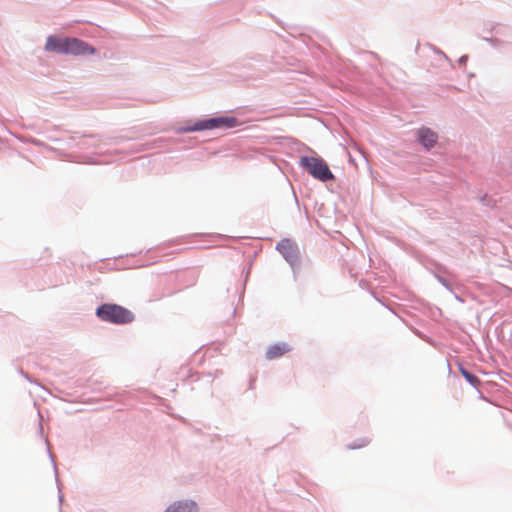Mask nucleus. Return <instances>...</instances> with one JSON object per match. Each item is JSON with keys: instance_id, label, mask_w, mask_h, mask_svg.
Masks as SVG:
<instances>
[{"instance_id": "obj_1", "label": "nucleus", "mask_w": 512, "mask_h": 512, "mask_svg": "<svg viewBox=\"0 0 512 512\" xmlns=\"http://www.w3.org/2000/svg\"><path fill=\"white\" fill-rule=\"evenodd\" d=\"M96 315L102 321L114 324H128L134 320L133 313L117 304H102L96 310Z\"/></svg>"}, {"instance_id": "obj_2", "label": "nucleus", "mask_w": 512, "mask_h": 512, "mask_svg": "<svg viewBox=\"0 0 512 512\" xmlns=\"http://www.w3.org/2000/svg\"><path fill=\"white\" fill-rule=\"evenodd\" d=\"M300 165L315 179L323 182L334 180L333 173L322 158L303 156L300 158Z\"/></svg>"}, {"instance_id": "obj_3", "label": "nucleus", "mask_w": 512, "mask_h": 512, "mask_svg": "<svg viewBox=\"0 0 512 512\" xmlns=\"http://www.w3.org/2000/svg\"><path fill=\"white\" fill-rule=\"evenodd\" d=\"M95 49L87 44L86 42L77 39V38H68L66 41V52L65 54L72 55H84V54H94Z\"/></svg>"}, {"instance_id": "obj_4", "label": "nucleus", "mask_w": 512, "mask_h": 512, "mask_svg": "<svg viewBox=\"0 0 512 512\" xmlns=\"http://www.w3.org/2000/svg\"><path fill=\"white\" fill-rule=\"evenodd\" d=\"M66 38H58L55 36H49L47 38L45 49L48 52L63 53L66 52Z\"/></svg>"}, {"instance_id": "obj_5", "label": "nucleus", "mask_w": 512, "mask_h": 512, "mask_svg": "<svg viewBox=\"0 0 512 512\" xmlns=\"http://www.w3.org/2000/svg\"><path fill=\"white\" fill-rule=\"evenodd\" d=\"M420 143L427 149L432 148L437 142V135L428 128H422L418 132Z\"/></svg>"}, {"instance_id": "obj_6", "label": "nucleus", "mask_w": 512, "mask_h": 512, "mask_svg": "<svg viewBox=\"0 0 512 512\" xmlns=\"http://www.w3.org/2000/svg\"><path fill=\"white\" fill-rule=\"evenodd\" d=\"M227 118H211L208 120H204L195 124V126L191 130H206L220 127L222 125L228 124Z\"/></svg>"}, {"instance_id": "obj_7", "label": "nucleus", "mask_w": 512, "mask_h": 512, "mask_svg": "<svg viewBox=\"0 0 512 512\" xmlns=\"http://www.w3.org/2000/svg\"><path fill=\"white\" fill-rule=\"evenodd\" d=\"M165 512H197L193 501H177L169 505Z\"/></svg>"}, {"instance_id": "obj_8", "label": "nucleus", "mask_w": 512, "mask_h": 512, "mask_svg": "<svg viewBox=\"0 0 512 512\" xmlns=\"http://www.w3.org/2000/svg\"><path fill=\"white\" fill-rule=\"evenodd\" d=\"M291 348L286 343H278L270 346L266 351V358L269 360L279 358L289 352Z\"/></svg>"}, {"instance_id": "obj_9", "label": "nucleus", "mask_w": 512, "mask_h": 512, "mask_svg": "<svg viewBox=\"0 0 512 512\" xmlns=\"http://www.w3.org/2000/svg\"><path fill=\"white\" fill-rule=\"evenodd\" d=\"M277 249L286 257V259L292 258L295 255V248L289 240H282L279 242Z\"/></svg>"}, {"instance_id": "obj_10", "label": "nucleus", "mask_w": 512, "mask_h": 512, "mask_svg": "<svg viewBox=\"0 0 512 512\" xmlns=\"http://www.w3.org/2000/svg\"><path fill=\"white\" fill-rule=\"evenodd\" d=\"M460 372L462 374V376L471 384L473 385L474 387L478 386L480 381L479 379L471 374L470 372H468L467 370H465L464 368H460Z\"/></svg>"}, {"instance_id": "obj_11", "label": "nucleus", "mask_w": 512, "mask_h": 512, "mask_svg": "<svg viewBox=\"0 0 512 512\" xmlns=\"http://www.w3.org/2000/svg\"><path fill=\"white\" fill-rule=\"evenodd\" d=\"M368 443H369V441L367 439H362L361 443H359V444H352L349 447L351 449L362 448V447H365Z\"/></svg>"}]
</instances>
